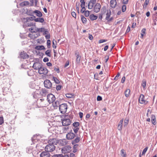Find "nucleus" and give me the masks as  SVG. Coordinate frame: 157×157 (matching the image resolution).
<instances>
[{
	"mask_svg": "<svg viewBox=\"0 0 157 157\" xmlns=\"http://www.w3.org/2000/svg\"><path fill=\"white\" fill-rule=\"evenodd\" d=\"M56 143L57 142L56 139H53L50 143H49L45 147V151L48 152L53 151L55 149V145H56Z\"/></svg>",
	"mask_w": 157,
	"mask_h": 157,
	"instance_id": "obj_1",
	"label": "nucleus"
},
{
	"mask_svg": "<svg viewBox=\"0 0 157 157\" xmlns=\"http://www.w3.org/2000/svg\"><path fill=\"white\" fill-rule=\"evenodd\" d=\"M105 14V15H106L105 17V19L107 20L108 22H110L112 21L113 20V17H111L110 16L111 14V10H105V12H104Z\"/></svg>",
	"mask_w": 157,
	"mask_h": 157,
	"instance_id": "obj_2",
	"label": "nucleus"
},
{
	"mask_svg": "<svg viewBox=\"0 0 157 157\" xmlns=\"http://www.w3.org/2000/svg\"><path fill=\"white\" fill-rule=\"evenodd\" d=\"M59 110L61 113L64 114L66 111L67 108V106L66 104L63 103L59 105Z\"/></svg>",
	"mask_w": 157,
	"mask_h": 157,
	"instance_id": "obj_3",
	"label": "nucleus"
},
{
	"mask_svg": "<svg viewBox=\"0 0 157 157\" xmlns=\"http://www.w3.org/2000/svg\"><path fill=\"white\" fill-rule=\"evenodd\" d=\"M48 92V91L45 88H42L40 90H36L35 91V94L37 93L38 94L39 93L41 96L45 97Z\"/></svg>",
	"mask_w": 157,
	"mask_h": 157,
	"instance_id": "obj_4",
	"label": "nucleus"
},
{
	"mask_svg": "<svg viewBox=\"0 0 157 157\" xmlns=\"http://www.w3.org/2000/svg\"><path fill=\"white\" fill-rule=\"evenodd\" d=\"M47 99L49 104L53 103L56 99L55 96L52 94H48L47 96Z\"/></svg>",
	"mask_w": 157,
	"mask_h": 157,
	"instance_id": "obj_5",
	"label": "nucleus"
},
{
	"mask_svg": "<svg viewBox=\"0 0 157 157\" xmlns=\"http://www.w3.org/2000/svg\"><path fill=\"white\" fill-rule=\"evenodd\" d=\"M62 153L64 154L70 153L71 151V147L69 145H67L62 148Z\"/></svg>",
	"mask_w": 157,
	"mask_h": 157,
	"instance_id": "obj_6",
	"label": "nucleus"
},
{
	"mask_svg": "<svg viewBox=\"0 0 157 157\" xmlns=\"http://www.w3.org/2000/svg\"><path fill=\"white\" fill-rule=\"evenodd\" d=\"M139 102L141 104H147L148 101H145L144 99V96L143 94H141L139 99Z\"/></svg>",
	"mask_w": 157,
	"mask_h": 157,
	"instance_id": "obj_7",
	"label": "nucleus"
},
{
	"mask_svg": "<svg viewBox=\"0 0 157 157\" xmlns=\"http://www.w3.org/2000/svg\"><path fill=\"white\" fill-rule=\"evenodd\" d=\"M44 87L48 89H50L52 86L51 82L48 79L44 81Z\"/></svg>",
	"mask_w": 157,
	"mask_h": 157,
	"instance_id": "obj_8",
	"label": "nucleus"
},
{
	"mask_svg": "<svg viewBox=\"0 0 157 157\" xmlns=\"http://www.w3.org/2000/svg\"><path fill=\"white\" fill-rule=\"evenodd\" d=\"M76 135L75 134L72 132H70L68 133L66 135V137L67 140H72L75 137H76Z\"/></svg>",
	"mask_w": 157,
	"mask_h": 157,
	"instance_id": "obj_9",
	"label": "nucleus"
},
{
	"mask_svg": "<svg viewBox=\"0 0 157 157\" xmlns=\"http://www.w3.org/2000/svg\"><path fill=\"white\" fill-rule=\"evenodd\" d=\"M38 72L40 74L46 75L48 73V70L46 68L42 66L38 70Z\"/></svg>",
	"mask_w": 157,
	"mask_h": 157,
	"instance_id": "obj_10",
	"label": "nucleus"
},
{
	"mask_svg": "<svg viewBox=\"0 0 157 157\" xmlns=\"http://www.w3.org/2000/svg\"><path fill=\"white\" fill-rule=\"evenodd\" d=\"M62 123L63 125L67 126L70 125L71 123V121L69 119H67L65 118L63 120Z\"/></svg>",
	"mask_w": 157,
	"mask_h": 157,
	"instance_id": "obj_11",
	"label": "nucleus"
},
{
	"mask_svg": "<svg viewBox=\"0 0 157 157\" xmlns=\"http://www.w3.org/2000/svg\"><path fill=\"white\" fill-rule=\"evenodd\" d=\"M42 66V64L39 62H36L34 63L33 67L35 70H39Z\"/></svg>",
	"mask_w": 157,
	"mask_h": 157,
	"instance_id": "obj_12",
	"label": "nucleus"
},
{
	"mask_svg": "<svg viewBox=\"0 0 157 157\" xmlns=\"http://www.w3.org/2000/svg\"><path fill=\"white\" fill-rule=\"evenodd\" d=\"M96 1L94 0H91L88 5V7L89 9H92L94 7Z\"/></svg>",
	"mask_w": 157,
	"mask_h": 157,
	"instance_id": "obj_13",
	"label": "nucleus"
},
{
	"mask_svg": "<svg viewBox=\"0 0 157 157\" xmlns=\"http://www.w3.org/2000/svg\"><path fill=\"white\" fill-rule=\"evenodd\" d=\"M20 58L24 59H28L29 57L28 55L24 52H21L20 55Z\"/></svg>",
	"mask_w": 157,
	"mask_h": 157,
	"instance_id": "obj_14",
	"label": "nucleus"
},
{
	"mask_svg": "<svg viewBox=\"0 0 157 157\" xmlns=\"http://www.w3.org/2000/svg\"><path fill=\"white\" fill-rule=\"evenodd\" d=\"M50 154L47 151H43L40 154V157H50Z\"/></svg>",
	"mask_w": 157,
	"mask_h": 157,
	"instance_id": "obj_15",
	"label": "nucleus"
},
{
	"mask_svg": "<svg viewBox=\"0 0 157 157\" xmlns=\"http://www.w3.org/2000/svg\"><path fill=\"white\" fill-rule=\"evenodd\" d=\"M26 14H27L29 15H30L31 16L28 17L26 18L27 20H28L29 21H29H31L33 20H34V19H36V18H35L36 17L35 16H31L32 15L30 14L29 13L28 10H27V11L26 12Z\"/></svg>",
	"mask_w": 157,
	"mask_h": 157,
	"instance_id": "obj_16",
	"label": "nucleus"
},
{
	"mask_svg": "<svg viewBox=\"0 0 157 157\" xmlns=\"http://www.w3.org/2000/svg\"><path fill=\"white\" fill-rule=\"evenodd\" d=\"M25 27H31L34 25V24L31 21L27 20L26 22H25Z\"/></svg>",
	"mask_w": 157,
	"mask_h": 157,
	"instance_id": "obj_17",
	"label": "nucleus"
},
{
	"mask_svg": "<svg viewBox=\"0 0 157 157\" xmlns=\"http://www.w3.org/2000/svg\"><path fill=\"white\" fill-rule=\"evenodd\" d=\"M123 122V119L121 120L118 124L117 129L119 131H121L122 128V124Z\"/></svg>",
	"mask_w": 157,
	"mask_h": 157,
	"instance_id": "obj_18",
	"label": "nucleus"
},
{
	"mask_svg": "<svg viewBox=\"0 0 157 157\" xmlns=\"http://www.w3.org/2000/svg\"><path fill=\"white\" fill-rule=\"evenodd\" d=\"M59 142L61 145L65 146L67 144L68 141L65 139H63L60 140Z\"/></svg>",
	"mask_w": 157,
	"mask_h": 157,
	"instance_id": "obj_19",
	"label": "nucleus"
},
{
	"mask_svg": "<svg viewBox=\"0 0 157 157\" xmlns=\"http://www.w3.org/2000/svg\"><path fill=\"white\" fill-rule=\"evenodd\" d=\"M52 105L55 109H57L58 107H59V105H60L59 101L58 100L55 101L53 103Z\"/></svg>",
	"mask_w": 157,
	"mask_h": 157,
	"instance_id": "obj_20",
	"label": "nucleus"
},
{
	"mask_svg": "<svg viewBox=\"0 0 157 157\" xmlns=\"http://www.w3.org/2000/svg\"><path fill=\"white\" fill-rule=\"evenodd\" d=\"M33 33H36V32H41L43 31L44 30V29L43 28H36V27L33 26Z\"/></svg>",
	"mask_w": 157,
	"mask_h": 157,
	"instance_id": "obj_21",
	"label": "nucleus"
},
{
	"mask_svg": "<svg viewBox=\"0 0 157 157\" xmlns=\"http://www.w3.org/2000/svg\"><path fill=\"white\" fill-rule=\"evenodd\" d=\"M29 2L27 1H25L21 3L20 4V5L21 7H24L25 6H29Z\"/></svg>",
	"mask_w": 157,
	"mask_h": 157,
	"instance_id": "obj_22",
	"label": "nucleus"
},
{
	"mask_svg": "<svg viewBox=\"0 0 157 157\" xmlns=\"http://www.w3.org/2000/svg\"><path fill=\"white\" fill-rule=\"evenodd\" d=\"M110 3L111 7L113 8H114L117 5V2L116 0H111Z\"/></svg>",
	"mask_w": 157,
	"mask_h": 157,
	"instance_id": "obj_23",
	"label": "nucleus"
},
{
	"mask_svg": "<svg viewBox=\"0 0 157 157\" xmlns=\"http://www.w3.org/2000/svg\"><path fill=\"white\" fill-rule=\"evenodd\" d=\"M80 138L79 137L77 136L75 139L72 141L71 143L73 145L78 143L80 141Z\"/></svg>",
	"mask_w": 157,
	"mask_h": 157,
	"instance_id": "obj_24",
	"label": "nucleus"
},
{
	"mask_svg": "<svg viewBox=\"0 0 157 157\" xmlns=\"http://www.w3.org/2000/svg\"><path fill=\"white\" fill-rule=\"evenodd\" d=\"M101 7V6L100 4L99 3H96V2H95V4L94 7V10H100Z\"/></svg>",
	"mask_w": 157,
	"mask_h": 157,
	"instance_id": "obj_25",
	"label": "nucleus"
},
{
	"mask_svg": "<svg viewBox=\"0 0 157 157\" xmlns=\"http://www.w3.org/2000/svg\"><path fill=\"white\" fill-rule=\"evenodd\" d=\"M34 21L36 22H39L40 23H43L44 21L43 18L38 17L34 19Z\"/></svg>",
	"mask_w": 157,
	"mask_h": 157,
	"instance_id": "obj_26",
	"label": "nucleus"
},
{
	"mask_svg": "<svg viewBox=\"0 0 157 157\" xmlns=\"http://www.w3.org/2000/svg\"><path fill=\"white\" fill-rule=\"evenodd\" d=\"M33 12L35 13L36 15L39 17H40L42 16V14L41 13L39 10H34Z\"/></svg>",
	"mask_w": 157,
	"mask_h": 157,
	"instance_id": "obj_27",
	"label": "nucleus"
},
{
	"mask_svg": "<svg viewBox=\"0 0 157 157\" xmlns=\"http://www.w3.org/2000/svg\"><path fill=\"white\" fill-rule=\"evenodd\" d=\"M90 20L93 21L96 20L98 18V16L93 14H91L90 15Z\"/></svg>",
	"mask_w": 157,
	"mask_h": 157,
	"instance_id": "obj_28",
	"label": "nucleus"
},
{
	"mask_svg": "<svg viewBox=\"0 0 157 157\" xmlns=\"http://www.w3.org/2000/svg\"><path fill=\"white\" fill-rule=\"evenodd\" d=\"M35 48L37 50H42L45 49L43 45L36 46Z\"/></svg>",
	"mask_w": 157,
	"mask_h": 157,
	"instance_id": "obj_29",
	"label": "nucleus"
},
{
	"mask_svg": "<svg viewBox=\"0 0 157 157\" xmlns=\"http://www.w3.org/2000/svg\"><path fill=\"white\" fill-rule=\"evenodd\" d=\"M130 92V90L129 89H127L125 90L124 94L126 97H129Z\"/></svg>",
	"mask_w": 157,
	"mask_h": 157,
	"instance_id": "obj_30",
	"label": "nucleus"
},
{
	"mask_svg": "<svg viewBox=\"0 0 157 157\" xmlns=\"http://www.w3.org/2000/svg\"><path fill=\"white\" fill-rule=\"evenodd\" d=\"M81 12L82 13H84L85 16L88 17L89 15V10H81Z\"/></svg>",
	"mask_w": 157,
	"mask_h": 157,
	"instance_id": "obj_31",
	"label": "nucleus"
},
{
	"mask_svg": "<svg viewBox=\"0 0 157 157\" xmlns=\"http://www.w3.org/2000/svg\"><path fill=\"white\" fill-rule=\"evenodd\" d=\"M73 126L74 128H79L78 127L80 125V124L79 122H76L74 123L73 124Z\"/></svg>",
	"mask_w": 157,
	"mask_h": 157,
	"instance_id": "obj_32",
	"label": "nucleus"
},
{
	"mask_svg": "<svg viewBox=\"0 0 157 157\" xmlns=\"http://www.w3.org/2000/svg\"><path fill=\"white\" fill-rule=\"evenodd\" d=\"M146 29L145 28H143L141 30L140 34L141 35V37L142 38H143L144 36V34L146 33Z\"/></svg>",
	"mask_w": 157,
	"mask_h": 157,
	"instance_id": "obj_33",
	"label": "nucleus"
},
{
	"mask_svg": "<svg viewBox=\"0 0 157 157\" xmlns=\"http://www.w3.org/2000/svg\"><path fill=\"white\" fill-rule=\"evenodd\" d=\"M149 3V0H145V2L144 3L143 7L144 9H146V7L148 5Z\"/></svg>",
	"mask_w": 157,
	"mask_h": 157,
	"instance_id": "obj_34",
	"label": "nucleus"
},
{
	"mask_svg": "<svg viewBox=\"0 0 157 157\" xmlns=\"http://www.w3.org/2000/svg\"><path fill=\"white\" fill-rule=\"evenodd\" d=\"M121 154L122 157H126V154L124 152V150L123 149H122L121 151Z\"/></svg>",
	"mask_w": 157,
	"mask_h": 157,
	"instance_id": "obj_35",
	"label": "nucleus"
},
{
	"mask_svg": "<svg viewBox=\"0 0 157 157\" xmlns=\"http://www.w3.org/2000/svg\"><path fill=\"white\" fill-rule=\"evenodd\" d=\"M44 98H41L40 99L38 100V102L40 103L41 104L40 106H44V104L43 103V102L44 101Z\"/></svg>",
	"mask_w": 157,
	"mask_h": 157,
	"instance_id": "obj_36",
	"label": "nucleus"
},
{
	"mask_svg": "<svg viewBox=\"0 0 157 157\" xmlns=\"http://www.w3.org/2000/svg\"><path fill=\"white\" fill-rule=\"evenodd\" d=\"M51 51L50 50H47L45 52V54L48 56L50 57L51 56Z\"/></svg>",
	"mask_w": 157,
	"mask_h": 157,
	"instance_id": "obj_37",
	"label": "nucleus"
},
{
	"mask_svg": "<svg viewBox=\"0 0 157 157\" xmlns=\"http://www.w3.org/2000/svg\"><path fill=\"white\" fill-rule=\"evenodd\" d=\"M146 82L145 80H143L141 83V86H143V88L144 89L146 86Z\"/></svg>",
	"mask_w": 157,
	"mask_h": 157,
	"instance_id": "obj_38",
	"label": "nucleus"
},
{
	"mask_svg": "<svg viewBox=\"0 0 157 157\" xmlns=\"http://www.w3.org/2000/svg\"><path fill=\"white\" fill-rule=\"evenodd\" d=\"M81 19L82 22L83 23H86V18L83 16H81Z\"/></svg>",
	"mask_w": 157,
	"mask_h": 157,
	"instance_id": "obj_39",
	"label": "nucleus"
},
{
	"mask_svg": "<svg viewBox=\"0 0 157 157\" xmlns=\"http://www.w3.org/2000/svg\"><path fill=\"white\" fill-rule=\"evenodd\" d=\"M53 79L56 83L59 84V80L56 78L53 77Z\"/></svg>",
	"mask_w": 157,
	"mask_h": 157,
	"instance_id": "obj_40",
	"label": "nucleus"
},
{
	"mask_svg": "<svg viewBox=\"0 0 157 157\" xmlns=\"http://www.w3.org/2000/svg\"><path fill=\"white\" fill-rule=\"evenodd\" d=\"M104 15H105V14L104 13V12H102L99 15V17H98L101 20L103 18V17L104 16Z\"/></svg>",
	"mask_w": 157,
	"mask_h": 157,
	"instance_id": "obj_41",
	"label": "nucleus"
},
{
	"mask_svg": "<svg viewBox=\"0 0 157 157\" xmlns=\"http://www.w3.org/2000/svg\"><path fill=\"white\" fill-rule=\"evenodd\" d=\"M66 97L68 98H72L74 95L72 94H66Z\"/></svg>",
	"mask_w": 157,
	"mask_h": 157,
	"instance_id": "obj_42",
	"label": "nucleus"
},
{
	"mask_svg": "<svg viewBox=\"0 0 157 157\" xmlns=\"http://www.w3.org/2000/svg\"><path fill=\"white\" fill-rule=\"evenodd\" d=\"M129 121V119H128L125 118L124 121V126H126V125H127L128 122Z\"/></svg>",
	"mask_w": 157,
	"mask_h": 157,
	"instance_id": "obj_43",
	"label": "nucleus"
},
{
	"mask_svg": "<svg viewBox=\"0 0 157 157\" xmlns=\"http://www.w3.org/2000/svg\"><path fill=\"white\" fill-rule=\"evenodd\" d=\"M80 6L82 8L81 10H82L83 9H85V2H83L82 3H81Z\"/></svg>",
	"mask_w": 157,
	"mask_h": 157,
	"instance_id": "obj_44",
	"label": "nucleus"
},
{
	"mask_svg": "<svg viewBox=\"0 0 157 157\" xmlns=\"http://www.w3.org/2000/svg\"><path fill=\"white\" fill-rule=\"evenodd\" d=\"M76 57L77 62V63H79L80 62L81 56H80V55H78L77 56H76Z\"/></svg>",
	"mask_w": 157,
	"mask_h": 157,
	"instance_id": "obj_45",
	"label": "nucleus"
},
{
	"mask_svg": "<svg viewBox=\"0 0 157 157\" xmlns=\"http://www.w3.org/2000/svg\"><path fill=\"white\" fill-rule=\"evenodd\" d=\"M147 149H148L147 147H146L144 149V150L142 152V155H143L147 151Z\"/></svg>",
	"mask_w": 157,
	"mask_h": 157,
	"instance_id": "obj_46",
	"label": "nucleus"
},
{
	"mask_svg": "<svg viewBox=\"0 0 157 157\" xmlns=\"http://www.w3.org/2000/svg\"><path fill=\"white\" fill-rule=\"evenodd\" d=\"M79 129V128H73V130L75 132L74 134H77Z\"/></svg>",
	"mask_w": 157,
	"mask_h": 157,
	"instance_id": "obj_47",
	"label": "nucleus"
},
{
	"mask_svg": "<svg viewBox=\"0 0 157 157\" xmlns=\"http://www.w3.org/2000/svg\"><path fill=\"white\" fill-rule=\"evenodd\" d=\"M47 45L48 47V48H49L50 47V46L51 45V41H50V40H47Z\"/></svg>",
	"mask_w": 157,
	"mask_h": 157,
	"instance_id": "obj_48",
	"label": "nucleus"
},
{
	"mask_svg": "<svg viewBox=\"0 0 157 157\" xmlns=\"http://www.w3.org/2000/svg\"><path fill=\"white\" fill-rule=\"evenodd\" d=\"M4 122L3 118L2 117H0V125L2 124Z\"/></svg>",
	"mask_w": 157,
	"mask_h": 157,
	"instance_id": "obj_49",
	"label": "nucleus"
},
{
	"mask_svg": "<svg viewBox=\"0 0 157 157\" xmlns=\"http://www.w3.org/2000/svg\"><path fill=\"white\" fill-rule=\"evenodd\" d=\"M71 15L74 18H76V14L75 12L74 11L72 12H71Z\"/></svg>",
	"mask_w": 157,
	"mask_h": 157,
	"instance_id": "obj_50",
	"label": "nucleus"
},
{
	"mask_svg": "<svg viewBox=\"0 0 157 157\" xmlns=\"http://www.w3.org/2000/svg\"><path fill=\"white\" fill-rule=\"evenodd\" d=\"M61 86L60 85L57 86H56V89L57 91L60 90L61 89Z\"/></svg>",
	"mask_w": 157,
	"mask_h": 157,
	"instance_id": "obj_51",
	"label": "nucleus"
},
{
	"mask_svg": "<svg viewBox=\"0 0 157 157\" xmlns=\"http://www.w3.org/2000/svg\"><path fill=\"white\" fill-rule=\"evenodd\" d=\"M120 75V74L119 73H118L117 75L115 77L114 79L115 80H117L118 79V77H119Z\"/></svg>",
	"mask_w": 157,
	"mask_h": 157,
	"instance_id": "obj_52",
	"label": "nucleus"
},
{
	"mask_svg": "<svg viewBox=\"0 0 157 157\" xmlns=\"http://www.w3.org/2000/svg\"><path fill=\"white\" fill-rule=\"evenodd\" d=\"M102 100L101 97L100 96H98L97 97V100L98 101H100Z\"/></svg>",
	"mask_w": 157,
	"mask_h": 157,
	"instance_id": "obj_53",
	"label": "nucleus"
},
{
	"mask_svg": "<svg viewBox=\"0 0 157 157\" xmlns=\"http://www.w3.org/2000/svg\"><path fill=\"white\" fill-rule=\"evenodd\" d=\"M151 122L153 124L155 125L156 124V119L155 120L153 119L151 120Z\"/></svg>",
	"mask_w": 157,
	"mask_h": 157,
	"instance_id": "obj_54",
	"label": "nucleus"
},
{
	"mask_svg": "<svg viewBox=\"0 0 157 157\" xmlns=\"http://www.w3.org/2000/svg\"><path fill=\"white\" fill-rule=\"evenodd\" d=\"M77 10H79V7L80 6V4L79 3H76V5Z\"/></svg>",
	"mask_w": 157,
	"mask_h": 157,
	"instance_id": "obj_55",
	"label": "nucleus"
},
{
	"mask_svg": "<svg viewBox=\"0 0 157 157\" xmlns=\"http://www.w3.org/2000/svg\"><path fill=\"white\" fill-rule=\"evenodd\" d=\"M106 41H107V40H103V39L100 40L99 41V43H102L103 42H105Z\"/></svg>",
	"mask_w": 157,
	"mask_h": 157,
	"instance_id": "obj_56",
	"label": "nucleus"
},
{
	"mask_svg": "<svg viewBox=\"0 0 157 157\" xmlns=\"http://www.w3.org/2000/svg\"><path fill=\"white\" fill-rule=\"evenodd\" d=\"M43 61L44 62H46L49 61L47 57H45L43 60Z\"/></svg>",
	"mask_w": 157,
	"mask_h": 157,
	"instance_id": "obj_57",
	"label": "nucleus"
},
{
	"mask_svg": "<svg viewBox=\"0 0 157 157\" xmlns=\"http://www.w3.org/2000/svg\"><path fill=\"white\" fill-rule=\"evenodd\" d=\"M125 78L124 76L123 77L121 80V82L122 83H123L125 81Z\"/></svg>",
	"mask_w": 157,
	"mask_h": 157,
	"instance_id": "obj_58",
	"label": "nucleus"
},
{
	"mask_svg": "<svg viewBox=\"0 0 157 157\" xmlns=\"http://www.w3.org/2000/svg\"><path fill=\"white\" fill-rule=\"evenodd\" d=\"M126 6L125 5H123L122 7V10H126Z\"/></svg>",
	"mask_w": 157,
	"mask_h": 157,
	"instance_id": "obj_59",
	"label": "nucleus"
},
{
	"mask_svg": "<svg viewBox=\"0 0 157 157\" xmlns=\"http://www.w3.org/2000/svg\"><path fill=\"white\" fill-rule=\"evenodd\" d=\"M61 154L60 155H54L52 157H61Z\"/></svg>",
	"mask_w": 157,
	"mask_h": 157,
	"instance_id": "obj_60",
	"label": "nucleus"
},
{
	"mask_svg": "<svg viewBox=\"0 0 157 157\" xmlns=\"http://www.w3.org/2000/svg\"><path fill=\"white\" fill-rule=\"evenodd\" d=\"M34 86H35V85L33 83H31L30 84V87L33 89L34 88Z\"/></svg>",
	"mask_w": 157,
	"mask_h": 157,
	"instance_id": "obj_61",
	"label": "nucleus"
},
{
	"mask_svg": "<svg viewBox=\"0 0 157 157\" xmlns=\"http://www.w3.org/2000/svg\"><path fill=\"white\" fill-rule=\"evenodd\" d=\"M78 145L77 144H74V146H73V149H77V148L78 147Z\"/></svg>",
	"mask_w": 157,
	"mask_h": 157,
	"instance_id": "obj_62",
	"label": "nucleus"
},
{
	"mask_svg": "<svg viewBox=\"0 0 157 157\" xmlns=\"http://www.w3.org/2000/svg\"><path fill=\"white\" fill-rule=\"evenodd\" d=\"M79 116L80 117V118H82L83 115V113L82 112H79Z\"/></svg>",
	"mask_w": 157,
	"mask_h": 157,
	"instance_id": "obj_63",
	"label": "nucleus"
},
{
	"mask_svg": "<svg viewBox=\"0 0 157 157\" xmlns=\"http://www.w3.org/2000/svg\"><path fill=\"white\" fill-rule=\"evenodd\" d=\"M128 0H123V3L124 4H126L128 3Z\"/></svg>",
	"mask_w": 157,
	"mask_h": 157,
	"instance_id": "obj_64",
	"label": "nucleus"
}]
</instances>
